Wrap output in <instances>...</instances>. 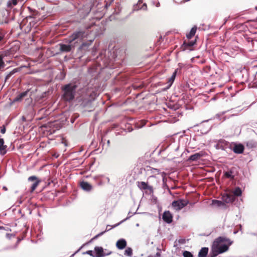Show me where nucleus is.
<instances>
[{"label": "nucleus", "mask_w": 257, "mask_h": 257, "mask_svg": "<svg viewBox=\"0 0 257 257\" xmlns=\"http://www.w3.org/2000/svg\"><path fill=\"white\" fill-rule=\"evenodd\" d=\"M89 34L88 30L85 29H80L73 32L69 36L67 42L69 43H73L75 46L76 44H80L83 40L86 38Z\"/></svg>", "instance_id": "1"}, {"label": "nucleus", "mask_w": 257, "mask_h": 257, "mask_svg": "<svg viewBox=\"0 0 257 257\" xmlns=\"http://www.w3.org/2000/svg\"><path fill=\"white\" fill-rule=\"evenodd\" d=\"M76 88L75 84L69 83L64 85L62 88L63 99L66 101H72L74 98Z\"/></svg>", "instance_id": "2"}, {"label": "nucleus", "mask_w": 257, "mask_h": 257, "mask_svg": "<svg viewBox=\"0 0 257 257\" xmlns=\"http://www.w3.org/2000/svg\"><path fill=\"white\" fill-rule=\"evenodd\" d=\"M220 243H215V241H213L211 252L208 257H215L219 254L222 253L228 250L229 245H227L226 244Z\"/></svg>", "instance_id": "3"}, {"label": "nucleus", "mask_w": 257, "mask_h": 257, "mask_svg": "<svg viewBox=\"0 0 257 257\" xmlns=\"http://www.w3.org/2000/svg\"><path fill=\"white\" fill-rule=\"evenodd\" d=\"M242 194V191L239 187H236L232 192V194L229 193L223 196V201L227 203L233 202L235 200V196H240Z\"/></svg>", "instance_id": "4"}, {"label": "nucleus", "mask_w": 257, "mask_h": 257, "mask_svg": "<svg viewBox=\"0 0 257 257\" xmlns=\"http://www.w3.org/2000/svg\"><path fill=\"white\" fill-rule=\"evenodd\" d=\"M91 10V5L86 4L80 8L78 10L77 15L79 16L80 19L85 18L90 13Z\"/></svg>", "instance_id": "5"}, {"label": "nucleus", "mask_w": 257, "mask_h": 257, "mask_svg": "<svg viewBox=\"0 0 257 257\" xmlns=\"http://www.w3.org/2000/svg\"><path fill=\"white\" fill-rule=\"evenodd\" d=\"M189 203V201L185 199H178L172 203V206L176 211L180 210Z\"/></svg>", "instance_id": "6"}, {"label": "nucleus", "mask_w": 257, "mask_h": 257, "mask_svg": "<svg viewBox=\"0 0 257 257\" xmlns=\"http://www.w3.org/2000/svg\"><path fill=\"white\" fill-rule=\"evenodd\" d=\"M144 0H138L136 4H135L132 8V13L139 11H147L148 7L146 3H143Z\"/></svg>", "instance_id": "7"}, {"label": "nucleus", "mask_w": 257, "mask_h": 257, "mask_svg": "<svg viewBox=\"0 0 257 257\" xmlns=\"http://www.w3.org/2000/svg\"><path fill=\"white\" fill-rule=\"evenodd\" d=\"M95 257H104L111 253V251L105 252L102 247L96 246L94 247Z\"/></svg>", "instance_id": "8"}, {"label": "nucleus", "mask_w": 257, "mask_h": 257, "mask_svg": "<svg viewBox=\"0 0 257 257\" xmlns=\"http://www.w3.org/2000/svg\"><path fill=\"white\" fill-rule=\"evenodd\" d=\"M60 50L62 52H69L75 47L73 43H68V44H60Z\"/></svg>", "instance_id": "9"}, {"label": "nucleus", "mask_w": 257, "mask_h": 257, "mask_svg": "<svg viewBox=\"0 0 257 257\" xmlns=\"http://www.w3.org/2000/svg\"><path fill=\"white\" fill-rule=\"evenodd\" d=\"M28 181L30 182H34V183H33L31 187V192L34 191L36 189V188H37V187L40 182V180H38L37 177L35 176H32L29 177L28 178Z\"/></svg>", "instance_id": "10"}, {"label": "nucleus", "mask_w": 257, "mask_h": 257, "mask_svg": "<svg viewBox=\"0 0 257 257\" xmlns=\"http://www.w3.org/2000/svg\"><path fill=\"white\" fill-rule=\"evenodd\" d=\"M162 218L167 223H171L172 222L173 216L169 211H165L163 214Z\"/></svg>", "instance_id": "11"}, {"label": "nucleus", "mask_w": 257, "mask_h": 257, "mask_svg": "<svg viewBox=\"0 0 257 257\" xmlns=\"http://www.w3.org/2000/svg\"><path fill=\"white\" fill-rule=\"evenodd\" d=\"M231 149L235 154H240L243 152L244 147L243 145L241 144H234Z\"/></svg>", "instance_id": "12"}, {"label": "nucleus", "mask_w": 257, "mask_h": 257, "mask_svg": "<svg viewBox=\"0 0 257 257\" xmlns=\"http://www.w3.org/2000/svg\"><path fill=\"white\" fill-rule=\"evenodd\" d=\"M8 12L6 10L0 11V24L8 22Z\"/></svg>", "instance_id": "13"}, {"label": "nucleus", "mask_w": 257, "mask_h": 257, "mask_svg": "<svg viewBox=\"0 0 257 257\" xmlns=\"http://www.w3.org/2000/svg\"><path fill=\"white\" fill-rule=\"evenodd\" d=\"M214 241H215V243L225 242L227 243V244H226L229 246H230L232 243V241H231L229 238L223 236H219L217 237Z\"/></svg>", "instance_id": "14"}, {"label": "nucleus", "mask_w": 257, "mask_h": 257, "mask_svg": "<svg viewBox=\"0 0 257 257\" xmlns=\"http://www.w3.org/2000/svg\"><path fill=\"white\" fill-rule=\"evenodd\" d=\"M204 153L202 151H201L199 153H196L190 156V157L188 159V161H196L199 160L201 157L203 156Z\"/></svg>", "instance_id": "15"}, {"label": "nucleus", "mask_w": 257, "mask_h": 257, "mask_svg": "<svg viewBox=\"0 0 257 257\" xmlns=\"http://www.w3.org/2000/svg\"><path fill=\"white\" fill-rule=\"evenodd\" d=\"M138 187L141 190L148 189L150 191H153V187L151 186L148 185L145 182H138Z\"/></svg>", "instance_id": "16"}, {"label": "nucleus", "mask_w": 257, "mask_h": 257, "mask_svg": "<svg viewBox=\"0 0 257 257\" xmlns=\"http://www.w3.org/2000/svg\"><path fill=\"white\" fill-rule=\"evenodd\" d=\"M116 246L119 249H123L126 246V241L124 239H120L116 242Z\"/></svg>", "instance_id": "17"}, {"label": "nucleus", "mask_w": 257, "mask_h": 257, "mask_svg": "<svg viewBox=\"0 0 257 257\" xmlns=\"http://www.w3.org/2000/svg\"><path fill=\"white\" fill-rule=\"evenodd\" d=\"M5 142L3 139H0V154L4 155L6 154L7 151V146L4 145Z\"/></svg>", "instance_id": "18"}, {"label": "nucleus", "mask_w": 257, "mask_h": 257, "mask_svg": "<svg viewBox=\"0 0 257 257\" xmlns=\"http://www.w3.org/2000/svg\"><path fill=\"white\" fill-rule=\"evenodd\" d=\"M81 187L85 191H89L92 189V186L87 182L82 181L80 183Z\"/></svg>", "instance_id": "19"}, {"label": "nucleus", "mask_w": 257, "mask_h": 257, "mask_svg": "<svg viewBox=\"0 0 257 257\" xmlns=\"http://www.w3.org/2000/svg\"><path fill=\"white\" fill-rule=\"evenodd\" d=\"M208 252V247H202L198 253V257H206Z\"/></svg>", "instance_id": "20"}, {"label": "nucleus", "mask_w": 257, "mask_h": 257, "mask_svg": "<svg viewBox=\"0 0 257 257\" xmlns=\"http://www.w3.org/2000/svg\"><path fill=\"white\" fill-rule=\"evenodd\" d=\"M38 114H44V116H40L37 118L39 120H41V119H43L44 118L46 117V116L48 115L49 112L47 110L45 109V108H42L39 110Z\"/></svg>", "instance_id": "21"}, {"label": "nucleus", "mask_w": 257, "mask_h": 257, "mask_svg": "<svg viewBox=\"0 0 257 257\" xmlns=\"http://www.w3.org/2000/svg\"><path fill=\"white\" fill-rule=\"evenodd\" d=\"M178 71V69H176L174 71V72L173 73L171 77L169 78L168 82V83L169 84H168L169 87H170L172 85V84H173V82L174 81V80L176 76Z\"/></svg>", "instance_id": "22"}, {"label": "nucleus", "mask_w": 257, "mask_h": 257, "mask_svg": "<svg viewBox=\"0 0 257 257\" xmlns=\"http://www.w3.org/2000/svg\"><path fill=\"white\" fill-rule=\"evenodd\" d=\"M28 93V91H26L23 92L20 94H19L14 99V101H21L23 98L25 97Z\"/></svg>", "instance_id": "23"}, {"label": "nucleus", "mask_w": 257, "mask_h": 257, "mask_svg": "<svg viewBox=\"0 0 257 257\" xmlns=\"http://www.w3.org/2000/svg\"><path fill=\"white\" fill-rule=\"evenodd\" d=\"M197 27L196 26L193 27L190 30L189 34L186 35V37L188 39H191L194 36L196 33Z\"/></svg>", "instance_id": "24"}, {"label": "nucleus", "mask_w": 257, "mask_h": 257, "mask_svg": "<svg viewBox=\"0 0 257 257\" xmlns=\"http://www.w3.org/2000/svg\"><path fill=\"white\" fill-rule=\"evenodd\" d=\"M226 144V142L224 140H220L216 145V148L217 149L224 150L223 146Z\"/></svg>", "instance_id": "25"}, {"label": "nucleus", "mask_w": 257, "mask_h": 257, "mask_svg": "<svg viewBox=\"0 0 257 257\" xmlns=\"http://www.w3.org/2000/svg\"><path fill=\"white\" fill-rule=\"evenodd\" d=\"M195 41H190L188 42L185 41L183 43L184 49H187L188 47H192L195 44Z\"/></svg>", "instance_id": "26"}, {"label": "nucleus", "mask_w": 257, "mask_h": 257, "mask_svg": "<svg viewBox=\"0 0 257 257\" xmlns=\"http://www.w3.org/2000/svg\"><path fill=\"white\" fill-rule=\"evenodd\" d=\"M18 4L17 0H10L7 3V7L12 8L13 6H16Z\"/></svg>", "instance_id": "27"}, {"label": "nucleus", "mask_w": 257, "mask_h": 257, "mask_svg": "<svg viewBox=\"0 0 257 257\" xmlns=\"http://www.w3.org/2000/svg\"><path fill=\"white\" fill-rule=\"evenodd\" d=\"M137 212H135L133 213H132L131 212H129L128 213V216L125 218L124 219L122 220V221H121L120 222L115 224L113 225V227H115L116 226H117L118 225H119V224H120L122 222H124V221L126 220L127 219H129L131 217H132L134 214H136Z\"/></svg>", "instance_id": "28"}, {"label": "nucleus", "mask_w": 257, "mask_h": 257, "mask_svg": "<svg viewBox=\"0 0 257 257\" xmlns=\"http://www.w3.org/2000/svg\"><path fill=\"white\" fill-rule=\"evenodd\" d=\"M18 72L17 69H14L12 71H11L9 74L7 75V76L5 77V81H8L10 78L15 73Z\"/></svg>", "instance_id": "29"}, {"label": "nucleus", "mask_w": 257, "mask_h": 257, "mask_svg": "<svg viewBox=\"0 0 257 257\" xmlns=\"http://www.w3.org/2000/svg\"><path fill=\"white\" fill-rule=\"evenodd\" d=\"M233 172L232 171L229 170L224 173V176L227 178L233 179L234 176L233 175Z\"/></svg>", "instance_id": "30"}, {"label": "nucleus", "mask_w": 257, "mask_h": 257, "mask_svg": "<svg viewBox=\"0 0 257 257\" xmlns=\"http://www.w3.org/2000/svg\"><path fill=\"white\" fill-rule=\"evenodd\" d=\"M223 202L221 201H219V200H213L212 201V205H214V206H220L221 205H222L223 204Z\"/></svg>", "instance_id": "31"}, {"label": "nucleus", "mask_w": 257, "mask_h": 257, "mask_svg": "<svg viewBox=\"0 0 257 257\" xmlns=\"http://www.w3.org/2000/svg\"><path fill=\"white\" fill-rule=\"evenodd\" d=\"M133 254V250L131 247H127L124 251V254L131 256Z\"/></svg>", "instance_id": "32"}, {"label": "nucleus", "mask_w": 257, "mask_h": 257, "mask_svg": "<svg viewBox=\"0 0 257 257\" xmlns=\"http://www.w3.org/2000/svg\"><path fill=\"white\" fill-rule=\"evenodd\" d=\"M5 65L4 62L3 61V56L0 54V70L4 68Z\"/></svg>", "instance_id": "33"}, {"label": "nucleus", "mask_w": 257, "mask_h": 257, "mask_svg": "<svg viewBox=\"0 0 257 257\" xmlns=\"http://www.w3.org/2000/svg\"><path fill=\"white\" fill-rule=\"evenodd\" d=\"M19 50V47L18 46H15L14 47H12L10 49V54H14V53L17 52Z\"/></svg>", "instance_id": "34"}, {"label": "nucleus", "mask_w": 257, "mask_h": 257, "mask_svg": "<svg viewBox=\"0 0 257 257\" xmlns=\"http://www.w3.org/2000/svg\"><path fill=\"white\" fill-rule=\"evenodd\" d=\"M5 37V33L4 31L0 29V43H2L4 40Z\"/></svg>", "instance_id": "35"}, {"label": "nucleus", "mask_w": 257, "mask_h": 257, "mask_svg": "<svg viewBox=\"0 0 257 257\" xmlns=\"http://www.w3.org/2000/svg\"><path fill=\"white\" fill-rule=\"evenodd\" d=\"M184 257H193L192 254L188 251H184L183 253Z\"/></svg>", "instance_id": "36"}, {"label": "nucleus", "mask_w": 257, "mask_h": 257, "mask_svg": "<svg viewBox=\"0 0 257 257\" xmlns=\"http://www.w3.org/2000/svg\"><path fill=\"white\" fill-rule=\"evenodd\" d=\"M151 173L154 174H159L160 173V171L157 169L152 168L151 169Z\"/></svg>", "instance_id": "37"}, {"label": "nucleus", "mask_w": 257, "mask_h": 257, "mask_svg": "<svg viewBox=\"0 0 257 257\" xmlns=\"http://www.w3.org/2000/svg\"><path fill=\"white\" fill-rule=\"evenodd\" d=\"M84 254H87L90 255V256L92 257H95V252H93L92 250H88L86 251L85 252L83 253Z\"/></svg>", "instance_id": "38"}, {"label": "nucleus", "mask_w": 257, "mask_h": 257, "mask_svg": "<svg viewBox=\"0 0 257 257\" xmlns=\"http://www.w3.org/2000/svg\"><path fill=\"white\" fill-rule=\"evenodd\" d=\"M105 232H106V231L101 232L100 233H99L98 234H97L96 235H95L92 239H96L98 237L103 235Z\"/></svg>", "instance_id": "39"}, {"label": "nucleus", "mask_w": 257, "mask_h": 257, "mask_svg": "<svg viewBox=\"0 0 257 257\" xmlns=\"http://www.w3.org/2000/svg\"><path fill=\"white\" fill-rule=\"evenodd\" d=\"M133 86L135 89H138L142 87V85H138L137 84H134Z\"/></svg>", "instance_id": "40"}, {"label": "nucleus", "mask_w": 257, "mask_h": 257, "mask_svg": "<svg viewBox=\"0 0 257 257\" xmlns=\"http://www.w3.org/2000/svg\"><path fill=\"white\" fill-rule=\"evenodd\" d=\"M251 143V142H248L247 143V146H249L250 145L251 147H255L256 146V144H254L252 145Z\"/></svg>", "instance_id": "41"}, {"label": "nucleus", "mask_w": 257, "mask_h": 257, "mask_svg": "<svg viewBox=\"0 0 257 257\" xmlns=\"http://www.w3.org/2000/svg\"><path fill=\"white\" fill-rule=\"evenodd\" d=\"M1 132L2 133V134H5L6 133V128L5 126H3L1 130Z\"/></svg>", "instance_id": "42"}, {"label": "nucleus", "mask_w": 257, "mask_h": 257, "mask_svg": "<svg viewBox=\"0 0 257 257\" xmlns=\"http://www.w3.org/2000/svg\"><path fill=\"white\" fill-rule=\"evenodd\" d=\"M153 5H155V2L154 1L152 2ZM160 6V3L159 2H157L156 4V6L157 7H159Z\"/></svg>", "instance_id": "43"}, {"label": "nucleus", "mask_w": 257, "mask_h": 257, "mask_svg": "<svg viewBox=\"0 0 257 257\" xmlns=\"http://www.w3.org/2000/svg\"><path fill=\"white\" fill-rule=\"evenodd\" d=\"M109 226H109V225H107V226H106V230H105V231H106H106H109V230H110L112 228H114V227H113V226L111 228H109V227H108Z\"/></svg>", "instance_id": "44"}, {"label": "nucleus", "mask_w": 257, "mask_h": 257, "mask_svg": "<svg viewBox=\"0 0 257 257\" xmlns=\"http://www.w3.org/2000/svg\"><path fill=\"white\" fill-rule=\"evenodd\" d=\"M107 181V183H109V178L108 177H105L104 181Z\"/></svg>", "instance_id": "45"}, {"label": "nucleus", "mask_w": 257, "mask_h": 257, "mask_svg": "<svg viewBox=\"0 0 257 257\" xmlns=\"http://www.w3.org/2000/svg\"><path fill=\"white\" fill-rule=\"evenodd\" d=\"M179 242L180 243H184V239H180V240H179Z\"/></svg>", "instance_id": "46"}, {"label": "nucleus", "mask_w": 257, "mask_h": 257, "mask_svg": "<svg viewBox=\"0 0 257 257\" xmlns=\"http://www.w3.org/2000/svg\"><path fill=\"white\" fill-rule=\"evenodd\" d=\"M220 114H217L216 115V117H217V118H218V119H221L220 118V117H220Z\"/></svg>", "instance_id": "47"}, {"label": "nucleus", "mask_w": 257, "mask_h": 257, "mask_svg": "<svg viewBox=\"0 0 257 257\" xmlns=\"http://www.w3.org/2000/svg\"><path fill=\"white\" fill-rule=\"evenodd\" d=\"M3 189H4V190H6V191H7V187H6V186H4V187H3Z\"/></svg>", "instance_id": "48"}, {"label": "nucleus", "mask_w": 257, "mask_h": 257, "mask_svg": "<svg viewBox=\"0 0 257 257\" xmlns=\"http://www.w3.org/2000/svg\"><path fill=\"white\" fill-rule=\"evenodd\" d=\"M156 255L158 256H160V253L159 252H157L156 253Z\"/></svg>", "instance_id": "49"}, {"label": "nucleus", "mask_w": 257, "mask_h": 257, "mask_svg": "<svg viewBox=\"0 0 257 257\" xmlns=\"http://www.w3.org/2000/svg\"><path fill=\"white\" fill-rule=\"evenodd\" d=\"M190 1V0H183V3H185V2H188V1Z\"/></svg>", "instance_id": "50"}, {"label": "nucleus", "mask_w": 257, "mask_h": 257, "mask_svg": "<svg viewBox=\"0 0 257 257\" xmlns=\"http://www.w3.org/2000/svg\"><path fill=\"white\" fill-rule=\"evenodd\" d=\"M80 249V248L79 249H78L76 252H75L74 254H72V256H73L74 255V254L76 253V252H77Z\"/></svg>", "instance_id": "51"}, {"label": "nucleus", "mask_w": 257, "mask_h": 257, "mask_svg": "<svg viewBox=\"0 0 257 257\" xmlns=\"http://www.w3.org/2000/svg\"><path fill=\"white\" fill-rule=\"evenodd\" d=\"M110 143V141L108 140L107 141V144H109Z\"/></svg>", "instance_id": "52"}, {"label": "nucleus", "mask_w": 257, "mask_h": 257, "mask_svg": "<svg viewBox=\"0 0 257 257\" xmlns=\"http://www.w3.org/2000/svg\"><path fill=\"white\" fill-rule=\"evenodd\" d=\"M85 43H83V44H82V46H85Z\"/></svg>", "instance_id": "53"}, {"label": "nucleus", "mask_w": 257, "mask_h": 257, "mask_svg": "<svg viewBox=\"0 0 257 257\" xmlns=\"http://www.w3.org/2000/svg\"><path fill=\"white\" fill-rule=\"evenodd\" d=\"M148 257H153L152 255H149Z\"/></svg>", "instance_id": "54"}, {"label": "nucleus", "mask_w": 257, "mask_h": 257, "mask_svg": "<svg viewBox=\"0 0 257 257\" xmlns=\"http://www.w3.org/2000/svg\"><path fill=\"white\" fill-rule=\"evenodd\" d=\"M108 6V5H107V4H106V7H107Z\"/></svg>", "instance_id": "55"}, {"label": "nucleus", "mask_w": 257, "mask_h": 257, "mask_svg": "<svg viewBox=\"0 0 257 257\" xmlns=\"http://www.w3.org/2000/svg\"><path fill=\"white\" fill-rule=\"evenodd\" d=\"M108 6V5H107V4H106V7H107Z\"/></svg>", "instance_id": "56"}, {"label": "nucleus", "mask_w": 257, "mask_h": 257, "mask_svg": "<svg viewBox=\"0 0 257 257\" xmlns=\"http://www.w3.org/2000/svg\"><path fill=\"white\" fill-rule=\"evenodd\" d=\"M154 177V176H150V177Z\"/></svg>", "instance_id": "57"}, {"label": "nucleus", "mask_w": 257, "mask_h": 257, "mask_svg": "<svg viewBox=\"0 0 257 257\" xmlns=\"http://www.w3.org/2000/svg\"><path fill=\"white\" fill-rule=\"evenodd\" d=\"M256 9L257 10V7L256 8Z\"/></svg>", "instance_id": "58"}]
</instances>
